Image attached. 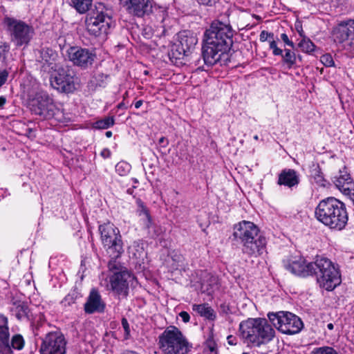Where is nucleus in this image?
<instances>
[{"label":"nucleus","mask_w":354,"mask_h":354,"mask_svg":"<svg viewBox=\"0 0 354 354\" xmlns=\"http://www.w3.org/2000/svg\"><path fill=\"white\" fill-rule=\"evenodd\" d=\"M111 259L108 263V268L110 271H112L113 273L116 272H120L121 270H127L126 268H123L120 263L117 261L118 258H112L110 257Z\"/></svg>","instance_id":"obj_35"},{"label":"nucleus","mask_w":354,"mask_h":354,"mask_svg":"<svg viewBox=\"0 0 354 354\" xmlns=\"http://www.w3.org/2000/svg\"><path fill=\"white\" fill-rule=\"evenodd\" d=\"M299 48L306 53H310L315 50V45L307 37H304L298 44Z\"/></svg>","instance_id":"obj_30"},{"label":"nucleus","mask_w":354,"mask_h":354,"mask_svg":"<svg viewBox=\"0 0 354 354\" xmlns=\"http://www.w3.org/2000/svg\"><path fill=\"white\" fill-rule=\"evenodd\" d=\"M158 144L162 147H166L169 145V140L165 137H161L158 140Z\"/></svg>","instance_id":"obj_49"},{"label":"nucleus","mask_w":354,"mask_h":354,"mask_svg":"<svg viewBox=\"0 0 354 354\" xmlns=\"http://www.w3.org/2000/svg\"><path fill=\"white\" fill-rule=\"evenodd\" d=\"M333 183L343 194L354 189V181L345 167L342 170L340 169L338 174L334 177Z\"/></svg>","instance_id":"obj_21"},{"label":"nucleus","mask_w":354,"mask_h":354,"mask_svg":"<svg viewBox=\"0 0 354 354\" xmlns=\"http://www.w3.org/2000/svg\"><path fill=\"white\" fill-rule=\"evenodd\" d=\"M233 230V236L241 244L243 253L257 257L263 252L266 238L259 234V230L254 223L242 221L234 225Z\"/></svg>","instance_id":"obj_2"},{"label":"nucleus","mask_w":354,"mask_h":354,"mask_svg":"<svg viewBox=\"0 0 354 354\" xmlns=\"http://www.w3.org/2000/svg\"><path fill=\"white\" fill-rule=\"evenodd\" d=\"M72 6L80 14L88 11L93 0H71Z\"/></svg>","instance_id":"obj_28"},{"label":"nucleus","mask_w":354,"mask_h":354,"mask_svg":"<svg viewBox=\"0 0 354 354\" xmlns=\"http://www.w3.org/2000/svg\"><path fill=\"white\" fill-rule=\"evenodd\" d=\"M39 62L43 64L42 67L44 71L57 70L55 61L57 54L55 51L48 48H44L39 51Z\"/></svg>","instance_id":"obj_23"},{"label":"nucleus","mask_w":354,"mask_h":354,"mask_svg":"<svg viewBox=\"0 0 354 354\" xmlns=\"http://www.w3.org/2000/svg\"><path fill=\"white\" fill-rule=\"evenodd\" d=\"M136 204L138 206L137 214L140 218V221L145 227L149 230L152 225V221L148 209L140 198L136 199Z\"/></svg>","instance_id":"obj_24"},{"label":"nucleus","mask_w":354,"mask_h":354,"mask_svg":"<svg viewBox=\"0 0 354 354\" xmlns=\"http://www.w3.org/2000/svg\"><path fill=\"white\" fill-rule=\"evenodd\" d=\"M192 309L201 316L209 320H214L216 318L214 310L208 304H194L192 306Z\"/></svg>","instance_id":"obj_26"},{"label":"nucleus","mask_w":354,"mask_h":354,"mask_svg":"<svg viewBox=\"0 0 354 354\" xmlns=\"http://www.w3.org/2000/svg\"><path fill=\"white\" fill-rule=\"evenodd\" d=\"M40 339V354H66L67 342L60 331L48 332Z\"/></svg>","instance_id":"obj_12"},{"label":"nucleus","mask_w":354,"mask_h":354,"mask_svg":"<svg viewBox=\"0 0 354 354\" xmlns=\"http://www.w3.org/2000/svg\"><path fill=\"white\" fill-rule=\"evenodd\" d=\"M142 100H138L135 103V108L139 109L142 105Z\"/></svg>","instance_id":"obj_55"},{"label":"nucleus","mask_w":354,"mask_h":354,"mask_svg":"<svg viewBox=\"0 0 354 354\" xmlns=\"http://www.w3.org/2000/svg\"><path fill=\"white\" fill-rule=\"evenodd\" d=\"M327 328L329 330H333V328H334V326H333V324L332 323H329V324H327Z\"/></svg>","instance_id":"obj_57"},{"label":"nucleus","mask_w":354,"mask_h":354,"mask_svg":"<svg viewBox=\"0 0 354 354\" xmlns=\"http://www.w3.org/2000/svg\"><path fill=\"white\" fill-rule=\"evenodd\" d=\"M62 38H61V37H60V38L59 39V42H61V41H62ZM61 45H62V44H61V43H59V46H61Z\"/></svg>","instance_id":"obj_61"},{"label":"nucleus","mask_w":354,"mask_h":354,"mask_svg":"<svg viewBox=\"0 0 354 354\" xmlns=\"http://www.w3.org/2000/svg\"><path fill=\"white\" fill-rule=\"evenodd\" d=\"M285 268L296 275L307 277L315 272V261L307 262L303 257L284 262Z\"/></svg>","instance_id":"obj_18"},{"label":"nucleus","mask_w":354,"mask_h":354,"mask_svg":"<svg viewBox=\"0 0 354 354\" xmlns=\"http://www.w3.org/2000/svg\"><path fill=\"white\" fill-rule=\"evenodd\" d=\"M138 180L136 179L134 180V183H137Z\"/></svg>","instance_id":"obj_62"},{"label":"nucleus","mask_w":354,"mask_h":354,"mask_svg":"<svg viewBox=\"0 0 354 354\" xmlns=\"http://www.w3.org/2000/svg\"><path fill=\"white\" fill-rule=\"evenodd\" d=\"M8 77V73L3 71L0 73V87L6 82Z\"/></svg>","instance_id":"obj_47"},{"label":"nucleus","mask_w":354,"mask_h":354,"mask_svg":"<svg viewBox=\"0 0 354 354\" xmlns=\"http://www.w3.org/2000/svg\"><path fill=\"white\" fill-rule=\"evenodd\" d=\"M134 279V276L128 270H121L120 272L113 273L109 277V283L107 287L117 295L127 296L129 284Z\"/></svg>","instance_id":"obj_16"},{"label":"nucleus","mask_w":354,"mask_h":354,"mask_svg":"<svg viewBox=\"0 0 354 354\" xmlns=\"http://www.w3.org/2000/svg\"><path fill=\"white\" fill-rule=\"evenodd\" d=\"M299 176L297 172L292 169H285L279 175L277 183L289 188L297 186L299 183Z\"/></svg>","instance_id":"obj_22"},{"label":"nucleus","mask_w":354,"mask_h":354,"mask_svg":"<svg viewBox=\"0 0 354 354\" xmlns=\"http://www.w3.org/2000/svg\"><path fill=\"white\" fill-rule=\"evenodd\" d=\"M9 329L8 319L3 315H0V342L9 344Z\"/></svg>","instance_id":"obj_27"},{"label":"nucleus","mask_w":354,"mask_h":354,"mask_svg":"<svg viewBox=\"0 0 354 354\" xmlns=\"http://www.w3.org/2000/svg\"><path fill=\"white\" fill-rule=\"evenodd\" d=\"M227 343L230 345H236L237 344V339L233 335H228L227 337Z\"/></svg>","instance_id":"obj_48"},{"label":"nucleus","mask_w":354,"mask_h":354,"mask_svg":"<svg viewBox=\"0 0 354 354\" xmlns=\"http://www.w3.org/2000/svg\"><path fill=\"white\" fill-rule=\"evenodd\" d=\"M315 216L320 223L333 230H342L348 221L344 204L334 197L321 201L315 208Z\"/></svg>","instance_id":"obj_3"},{"label":"nucleus","mask_w":354,"mask_h":354,"mask_svg":"<svg viewBox=\"0 0 354 354\" xmlns=\"http://www.w3.org/2000/svg\"><path fill=\"white\" fill-rule=\"evenodd\" d=\"M24 339L23 337L19 334L15 335L11 339L10 344L9 343L11 349L17 351L21 350L24 348ZM11 351H12V350Z\"/></svg>","instance_id":"obj_32"},{"label":"nucleus","mask_w":354,"mask_h":354,"mask_svg":"<svg viewBox=\"0 0 354 354\" xmlns=\"http://www.w3.org/2000/svg\"><path fill=\"white\" fill-rule=\"evenodd\" d=\"M281 38L282 39V41L288 46H290L291 48H295V44L294 43L290 41L288 37V35L286 34V33H283L281 35Z\"/></svg>","instance_id":"obj_42"},{"label":"nucleus","mask_w":354,"mask_h":354,"mask_svg":"<svg viewBox=\"0 0 354 354\" xmlns=\"http://www.w3.org/2000/svg\"><path fill=\"white\" fill-rule=\"evenodd\" d=\"M283 62L288 65V68H291L296 62L295 53L289 49H285V55H282Z\"/></svg>","instance_id":"obj_34"},{"label":"nucleus","mask_w":354,"mask_h":354,"mask_svg":"<svg viewBox=\"0 0 354 354\" xmlns=\"http://www.w3.org/2000/svg\"><path fill=\"white\" fill-rule=\"evenodd\" d=\"M75 78L68 69L59 68L51 80L52 86L64 93H71L75 89Z\"/></svg>","instance_id":"obj_17"},{"label":"nucleus","mask_w":354,"mask_h":354,"mask_svg":"<svg viewBox=\"0 0 354 354\" xmlns=\"http://www.w3.org/2000/svg\"><path fill=\"white\" fill-rule=\"evenodd\" d=\"M239 333L247 343L259 346L271 341L274 330L266 319H248L239 324Z\"/></svg>","instance_id":"obj_4"},{"label":"nucleus","mask_w":354,"mask_h":354,"mask_svg":"<svg viewBox=\"0 0 354 354\" xmlns=\"http://www.w3.org/2000/svg\"><path fill=\"white\" fill-rule=\"evenodd\" d=\"M295 27L301 37L304 38V37H306L301 24H296Z\"/></svg>","instance_id":"obj_50"},{"label":"nucleus","mask_w":354,"mask_h":354,"mask_svg":"<svg viewBox=\"0 0 354 354\" xmlns=\"http://www.w3.org/2000/svg\"><path fill=\"white\" fill-rule=\"evenodd\" d=\"M206 348L210 351L211 354H217V346L213 340L207 341Z\"/></svg>","instance_id":"obj_40"},{"label":"nucleus","mask_w":354,"mask_h":354,"mask_svg":"<svg viewBox=\"0 0 354 354\" xmlns=\"http://www.w3.org/2000/svg\"><path fill=\"white\" fill-rule=\"evenodd\" d=\"M105 303L102 301L101 295L97 290L92 289L84 306L87 314L101 313L104 311Z\"/></svg>","instance_id":"obj_20"},{"label":"nucleus","mask_w":354,"mask_h":354,"mask_svg":"<svg viewBox=\"0 0 354 354\" xmlns=\"http://www.w3.org/2000/svg\"><path fill=\"white\" fill-rule=\"evenodd\" d=\"M131 166L125 161H120L115 165V171L120 176H126L131 170Z\"/></svg>","instance_id":"obj_33"},{"label":"nucleus","mask_w":354,"mask_h":354,"mask_svg":"<svg viewBox=\"0 0 354 354\" xmlns=\"http://www.w3.org/2000/svg\"><path fill=\"white\" fill-rule=\"evenodd\" d=\"M122 354H138L137 353L131 351H126L123 352Z\"/></svg>","instance_id":"obj_56"},{"label":"nucleus","mask_w":354,"mask_h":354,"mask_svg":"<svg viewBox=\"0 0 354 354\" xmlns=\"http://www.w3.org/2000/svg\"><path fill=\"white\" fill-rule=\"evenodd\" d=\"M233 30L229 24L214 21L204 34L202 55L206 65L213 66L227 57L232 46Z\"/></svg>","instance_id":"obj_1"},{"label":"nucleus","mask_w":354,"mask_h":354,"mask_svg":"<svg viewBox=\"0 0 354 354\" xmlns=\"http://www.w3.org/2000/svg\"><path fill=\"white\" fill-rule=\"evenodd\" d=\"M105 135L107 138H111L112 136V132L110 131H108L106 132Z\"/></svg>","instance_id":"obj_58"},{"label":"nucleus","mask_w":354,"mask_h":354,"mask_svg":"<svg viewBox=\"0 0 354 354\" xmlns=\"http://www.w3.org/2000/svg\"><path fill=\"white\" fill-rule=\"evenodd\" d=\"M242 354H249V353H243Z\"/></svg>","instance_id":"obj_63"},{"label":"nucleus","mask_w":354,"mask_h":354,"mask_svg":"<svg viewBox=\"0 0 354 354\" xmlns=\"http://www.w3.org/2000/svg\"><path fill=\"white\" fill-rule=\"evenodd\" d=\"M254 139L255 140H259V136H258L257 135L254 136Z\"/></svg>","instance_id":"obj_59"},{"label":"nucleus","mask_w":354,"mask_h":354,"mask_svg":"<svg viewBox=\"0 0 354 354\" xmlns=\"http://www.w3.org/2000/svg\"><path fill=\"white\" fill-rule=\"evenodd\" d=\"M127 192H128L129 194H131V193H132L131 189H129L127 190Z\"/></svg>","instance_id":"obj_60"},{"label":"nucleus","mask_w":354,"mask_h":354,"mask_svg":"<svg viewBox=\"0 0 354 354\" xmlns=\"http://www.w3.org/2000/svg\"><path fill=\"white\" fill-rule=\"evenodd\" d=\"M6 102V97L3 96H0V107L3 106Z\"/></svg>","instance_id":"obj_54"},{"label":"nucleus","mask_w":354,"mask_h":354,"mask_svg":"<svg viewBox=\"0 0 354 354\" xmlns=\"http://www.w3.org/2000/svg\"><path fill=\"white\" fill-rule=\"evenodd\" d=\"M272 53H273V54L274 55H282V53H283L282 50L279 48L278 47L275 50H274L272 51Z\"/></svg>","instance_id":"obj_53"},{"label":"nucleus","mask_w":354,"mask_h":354,"mask_svg":"<svg viewBox=\"0 0 354 354\" xmlns=\"http://www.w3.org/2000/svg\"><path fill=\"white\" fill-rule=\"evenodd\" d=\"M270 48L272 50V51L277 48V43L274 40L270 41Z\"/></svg>","instance_id":"obj_52"},{"label":"nucleus","mask_w":354,"mask_h":354,"mask_svg":"<svg viewBox=\"0 0 354 354\" xmlns=\"http://www.w3.org/2000/svg\"><path fill=\"white\" fill-rule=\"evenodd\" d=\"M66 55L74 66L82 69L92 66L96 57L92 50L77 46H69L66 50Z\"/></svg>","instance_id":"obj_13"},{"label":"nucleus","mask_w":354,"mask_h":354,"mask_svg":"<svg viewBox=\"0 0 354 354\" xmlns=\"http://www.w3.org/2000/svg\"><path fill=\"white\" fill-rule=\"evenodd\" d=\"M334 40L342 45V47L354 53V20L342 23L334 31Z\"/></svg>","instance_id":"obj_15"},{"label":"nucleus","mask_w":354,"mask_h":354,"mask_svg":"<svg viewBox=\"0 0 354 354\" xmlns=\"http://www.w3.org/2000/svg\"><path fill=\"white\" fill-rule=\"evenodd\" d=\"M159 348L163 354H187L190 346L180 330L167 327L158 337Z\"/></svg>","instance_id":"obj_5"},{"label":"nucleus","mask_w":354,"mask_h":354,"mask_svg":"<svg viewBox=\"0 0 354 354\" xmlns=\"http://www.w3.org/2000/svg\"><path fill=\"white\" fill-rule=\"evenodd\" d=\"M179 316L181 317V319H183V321L185 322V323H187L189 321V319H190V316L189 315L185 312V311H182L179 313Z\"/></svg>","instance_id":"obj_46"},{"label":"nucleus","mask_w":354,"mask_h":354,"mask_svg":"<svg viewBox=\"0 0 354 354\" xmlns=\"http://www.w3.org/2000/svg\"><path fill=\"white\" fill-rule=\"evenodd\" d=\"M0 354H12L9 344L0 342Z\"/></svg>","instance_id":"obj_41"},{"label":"nucleus","mask_w":354,"mask_h":354,"mask_svg":"<svg viewBox=\"0 0 354 354\" xmlns=\"http://www.w3.org/2000/svg\"><path fill=\"white\" fill-rule=\"evenodd\" d=\"M31 111L43 119H50L57 117L59 110L54 104L53 99L46 92H38L30 102Z\"/></svg>","instance_id":"obj_11"},{"label":"nucleus","mask_w":354,"mask_h":354,"mask_svg":"<svg viewBox=\"0 0 354 354\" xmlns=\"http://www.w3.org/2000/svg\"><path fill=\"white\" fill-rule=\"evenodd\" d=\"M10 310L18 319L28 317L29 313L28 305L21 301H13L10 307Z\"/></svg>","instance_id":"obj_25"},{"label":"nucleus","mask_w":354,"mask_h":354,"mask_svg":"<svg viewBox=\"0 0 354 354\" xmlns=\"http://www.w3.org/2000/svg\"><path fill=\"white\" fill-rule=\"evenodd\" d=\"M101 156L104 158H109L111 156V151L109 149H104L102 152H101Z\"/></svg>","instance_id":"obj_51"},{"label":"nucleus","mask_w":354,"mask_h":354,"mask_svg":"<svg viewBox=\"0 0 354 354\" xmlns=\"http://www.w3.org/2000/svg\"><path fill=\"white\" fill-rule=\"evenodd\" d=\"M122 326L126 334H129L130 332L129 325L128 321L126 318H122Z\"/></svg>","instance_id":"obj_45"},{"label":"nucleus","mask_w":354,"mask_h":354,"mask_svg":"<svg viewBox=\"0 0 354 354\" xmlns=\"http://www.w3.org/2000/svg\"><path fill=\"white\" fill-rule=\"evenodd\" d=\"M113 23L112 17L101 5L88 11L85 19L86 31L95 37L106 35Z\"/></svg>","instance_id":"obj_7"},{"label":"nucleus","mask_w":354,"mask_h":354,"mask_svg":"<svg viewBox=\"0 0 354 354\" xmlns=\"http://www.w3.org/2000/svg\"><path fill=\"white\" fill-rule=\"evenodd\" d=\"M4 23L10 32V40L16 46H26L34 35V28L23 21L6 17Z\"/></svg>","instance_id":"obj_10"},{"label":"nucleus","mask_w":354,"mask_h":354,"mask_svg":"<svg viewBox=\"0 0 354 354\" xmlns=\"http://www.w3.org/2000/svg\"><path fill=\"white\" fill-rule=\"evenodd\" d=\"M75 303V298L72 295H66L62 300V304L65 307L70 306Z\"/></svg>","instance_id":"obj_39"},{"label":"nucleus","mask_w":354,"mask_h":354,"mask_svg":"<svg viewBox=\"0 0 354 354\" xmlns=\"http://www.w3.org/2000/svg\"><path fill=\"white\" fill-rule=\"evenodd\" d=\"M120 6L131 16L142 18L156 8L153 0H119Z\"/></svg>","instance_id":"obj_14"},{"label":"nucleus","mask_w":354,"mask_h":354,"mask_svg":"<svg viewBox=\"0 0 354 354\" xmlns=\"http://www.w3.org/2000/svg\"><path fill=\"white\" fill-rule=\"evenodd\" d=\"M199 4L212 6L216 1V0H196Z\"/></svg>","instance_id":"obj_44"},{"label":"nucleus","mask_w":354,"mask_h":354,"mask_svg":"<svg viewBox=\"0 0 354 354\" xmlns=\"http://www.w3.org/2000/svg\"><path fill=\"white\" fill-rule=\"evenodd\" d=\"M313 178L316 183L319 186H325V180L322 174L320 172L319 169H316L314 170V174H313Z\"/></svg>","instance_id":"obj_38"},{"label":"nucleus","mask_w":354,"mask_h":354,"mask_svg":"<svg viewBox=\"0 0 354 354\" xmlns=\"http://www.w3.org/2000/svg\"><path fill=\"white\" fill-rule=\"evenodd\" d=\"M100 239L107 254L112 258H119L123 252L122 241L119 229L110 222L98 227Z\"/></svg>","instance_id":"obj_8"},{"label":"nucleus","mask_w":354,"mask_h":354,"mask_svg":"<svg viewBox=\"0 0 354 354\" xmlns=\"http://www.w3.org/2000/svg\"><path fill=\"white\" fill-rule=\"evenodd\" d=\"M312 354H339L338 352L330 346H322L315 348Z\"/></svg>","instance_id":"obj_36"},{"label":"nucleus","mask_w":354,"mask_h":354,"mask_svg":"<svg viewBox=\"0 0 354 354\" xmlns=\"http://www.w3.org/2000/svg\"><path fill=\"white\" fill-rule=\"evenodd\" d=\"M269 37L273 38V34L268 33L266 30H263V31L261 32L260 38H259L261 41L264 42L266 40H268V39Z\"/></svg>","instance_id":"obj_43"},{"label":"nucleus","mask_w":354,"mask_h":354,"mask_svg":"<svg viewBox=\"0 0 354 354\" xmlns=\"http://www.w3.org/2000/svg\"><path fill=\"white\" fill-rule=\"evenodd\" d=\"M217 281L216 277L208 275L207 281L202 283V288L209 292H213L215 288H218Z\"/></svg>","instance_id":"obj_31"},{"label":"nucleus","mask_w":354,"mask_h":354,"mask_svg":"<svg viewBox=\"0 0 354 354\" xmlns=\"http://www.w3.org/2000/svg\"><path fill=\"white\" fill-rule=\"evenodd\" d=\"M320 62L326 67H332L335 66V62L331 55L326 53L321 56Z\"/></svg>","instance_id":"obj_37"},{"label":"nucleus","mask_w":354,"mask_h":354,"mask_svg":"<svg viewBox=\"0 0 354 354\" xmlns=\"http://www.w3.org/2000/svg\"><path fill=\"white\" fill-rule=\"evenodd\" d=\"M114 124L113 117H106L99 120L93 124V127L96 129H106Z\"/></svg>","instance_id":"obj_29"},{"label":"nucleus","mask_w":354,"mask_h":354,"mask_svg":"<svg viewBox=\"0 0 354 354\" xmlns=\"http://www.w3.org/2000/svg\"><path fill=\"white\" fill-rule=\"evenodd\" d=\"M319 286L328 291L333 290L341 283L340 274L333 262L323 257L315 261V272Z\"/></svg>","instance_id":"obj_6"},{"label":"nucleus","mask_w":354,"mask_h":354,"mask_svg":"<svg viewBox=\"0 0 354 354\" xmlns=\"http://www.w3.org/2000/svg\"><path fill=\"white\" fill-rule=\"evenodd\" d=\"M268 317L273 326L284 334L298 333L304 326L301 319L298 316L288 311L269 313Z\"/></svg>","instance_id":"obj_9"},{"label":"nucleus","mask_w":354,"mask_h":354,"mask_svg":"<svg viewBox=\"0 0 354 354\" xmlns=\"http://www.w3.org/2000/svg\"><path fill=\"white\" fill-rule=\"evenodd\" d=\"M178 37L179 44L177 46L176 50L178 52V55L187 56L189 53L194 49L198 42L196 36L189 30H183L178 33Z\"/></svg>","instance_id":"obj_19"}]
</instances>
